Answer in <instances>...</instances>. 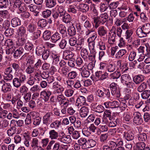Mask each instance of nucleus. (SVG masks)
I'll list each match as a JSON object with an SVG mask.
<instances>
[{
  "label": "nucleus",
  "mask_w": 150,
  "mask_h": 150,
  "mask_svg": "<svg viewBox=\"0 0 150 150\" xmlns=\"http://www.w3.org/2000/svg\"><path fill=\"white\" fill-rule=\"evenodd\" d=\"M108 15L106 13L101 14L99 16L93 18L94 23L95 24V28H97L100 24H103L108 21Z\"/></svg>",
  "instance_id": "f257e3e1"
},
{
  "label": "nucleus",
  "mask_w": 150,
  "mask_h": 150,
  "mask_svg": "<svg viewBox=\"0 0 150 150\" xmlns=\"http://www.w3.org/2000/svg\"><path fill=\"white\" fill-rule=\"evenodd\" d=\"M134 117L133 122L137 125L142 124L143 122V119L141 113L139 112H135L133 114Z\"/></svg>",
  "instance_id": "f03ea898"
},
{
  "label": "nucleus",
  "mask_w": 150,
  "mask_h": 150,
  "mask_svg": "<svg viewBox=\"0 0 150 150\" xmlns=\"http://www.w3.org/2000/svg\"><path fill=\"white\" fill-rule=\"evenodd\" d=\"M52 89L55 93H61L64 90L62 86L58 82H55L53 83Z\"/></svg>",
  "instance_id": "7ed1b4c3"
},
{
  "label": "nucleus",
  "mask_w": 150,
  "mask_h": 150,
  "mask_svg": "<svg viewBox=\"0 0 150 150\" xmlns=\"http://www.w3.org/2000/svg\"><path fill=\"white\" fill-rule=\"evenodd\" d=\"M24 50L23 48L20 47L16 49L13 54V57L15 59H18L21 58L24 54Z\"/></svg>",
  "instance_id": "20e7f679"
},
{
  "label": "nucleus",
  "mask_w": 150,
  "mask_h": 150,
  "mask_svg": "<svg viewBox=\"0 0 150 150\" xmlns=\"http://www.w3.org/2000/svg\"><path fill=\"white\" fill-rule=\"evenodd\" d=\"M91 106L96 112L101 113L104 111V107L101 105H98L97 103H92Z\"/></svg>",
  "instance_id": "39448f33"
},
{
  "label": "nucleus",
  "mask_w": 150,
  "mask_h": 150,
  "mask_svg": "<svg viewBox=\"0 0 150 150\" xmlns=\"http://www.w3.org/2000/svg\"><path fill=\"white\" fill-rule=\"evenodd\" d=\"M123 137L127 140L130 141L134 139V136L132 131L126 130L124 132Z\"/></svg>",
  "instance_id": "423d86ee"
},
{
  "label": "nucleus",
  "mask_w": 150,
  "mask_h": 150,
  "mask_svg": "<svg viewBox=\"0 0 150 150\" xmlns=\"http://www.w3.org/2000/svg\"><path fill=\"white\" fill-rule=\"evenodd\" d=\"M144 80V76L141 75H135L133 78V82L136 84H138L142 82Z\"/></svg>",
  "instance_id": "0eeeda50"
},
{
  "label": "nucleus",
  "mask_w": 150,
  "mask_h": 150,
  "mask_svg": "<svg viewBox=\"0 0 150 150\" xmlns=\"http://www.w3.org/2000/svg\"><path fill=\"white\" fill-rule=\"evenodd\" d=\"M137 149L139 150H150L149 146L146 147V144L144 142L137 143L136 144Z\"/></svg>",
  "instance_id": "6e6552de"
},
{
  "label": "nucleus",
  "mask_w": 150,
  "mask_h": 150,
  "mask_svg": "<svg viewBox=\"0 0 150 150\" xmlns=\"http://www.w3.org/2000/svg\"><path fill=\"white\" fill-rule=\"evenodd\" d=\"M11 25L13 28H15L21 24V20L17 17L12 18L11 20Z\"/></svg>",
  "instance_id": "1a4fd4ad"
},
{
  "label": "nucleus",
  "mask_w": 150,
  "mask_h": 150,
  "mask_svg": "<svg viewBox=\"0 0 150 150\" xmlns=\"http://www.w3.org/2000/svg\"><path fill=\"white\" fill-rule=\"evenodd\" d=\"M89 112V108L88 107L83 106L80 109V115L82 117H84L87 116Z\"/></svg>",
  "instance_id": "9d476101"
},
{
  "label": "nucleus",
  "mask_w": 150,
  "mask_h": 150,
  "mask_svg": "<svg viewBox=\"0 0 150 150\" xmlns=\"http://www.w3.org/2000/svg\"><path fill=\"white\" fill-rule=\"evenodd\" d=\"M45 2L47 8H51L56 5V1L55 0H45Z\"/></svg>",
  "instance_id": "9b49d317"
},
{
  "label": "nucleus",
  "mask_w": 150,
  "mask_h": 150,
  "mask_svg": "<svg viewBox=\"0 0 150 150\" xmlns=\"http://www.w3.org/2000/svg\"><path fill=\"white\" fill-rule=\"evenodd\" d=\"M79 144L81 146L82 148L83 149L87 148V141L84 138H81L78 141Z\"/></svg>",
  "instance_id": "f8f14e48"
},
{
  "label": "nucleus",
  "mask_w": 150,
  "mask_h": 150,
  "mask_svg": "<svg viewBox=\"0 0 150 150\" xmlns=\"http://www.w3.org/2000/svg\"><path fill=\"white\" fill-rule=\"evenodd\" d=\"M98 35L100 37L105 36L107 34V31L104 27L101 26L99 27L97 29Z\"/></svg>",
  "instance_id": "ddd939ff"
},
{
  "label": "nucleus",
  "mask_w": 150,
  "mask_h": 150,
  "mask_svg": "<svg viewBox=\"0 0 150 150\" xmlns=\"http://www.w3.org/2000/svg\"><path fill=\"white\" fill-rule=\"evenodd\" d=\"M11 86L9 83H4L2 86V91L4 93L11 91Z\"/></svg>",
  "instance_id": "4468645a"
},
{
  "label": "nucleus",
  "mask_w": 150,
  "mask_h": 150,
  "mask_svg": "<svg viewBox=\"0 0 150 150\" xmlns=\"http://www.w3.org/2000/svg\"><path fill=\"white\" fill-rule=\"evenodd\" d=\"M38 139L36 138H34L33 139L31 146L32 148H34L37 150H42V148L40 146H39L38 144Z\"/></svg>",
  "instance_id": "2eb2a0df"
},
{
  "label": "nucleus",
  "mask_w": 150,
  "mask_h": 150,
  "mask_svg": "<svg viewBox=\"0 0 150 150\" xmlns=\"http://www.w3.org/2000/svg\"><path fill=\"white\" fill-rule=\"evenodd\" d=\"M136 34L140 38L145 37L147 36V35L142 30V28H138L136 30Z\"/></svg>",
  "instance_id": "dca6fc26"
},
{
  "label": "nucleus",
  "mask_w": 150,
  "mask_h": 150,
  "mask_svg": "<svg viewBox=\"0 0 150 150\" xmlns=\"http://www.w3.org/2000/svg\"><path fill=\"white\" fill-rule=\"evenodd\" d=\"M28 7L30 11L35 13V16H38V14L39 13V9L37 6L31 4L28 6Z\"/></svg>",
  "instance_id": "f3484780"
},
{
  "label": "nucleus",
  "mask_w": 150,
  "mask_h": 150,
  "mask_svg": "<svg viewBox=\"0 0 150 150\" xmlns=\"http://www.w3.org/2000/svg\"><path fill=\"white\" fill-rule=\"evenodd\" d=\"M64 59L66 60L70 59H74L72 57L74 56V54L69 50H67L64 51Z\"/></svg>",
  "instance_id": "a211bd4d"
},
{
  "label": "nucleus",
  "mask_w": 150,
  "mask_h": 150,
  "mask_svg": "<svg viewBox=\"0 0 150 150\" xmlns=\"http://www.w3.org/2000/svg\"><path fill=\"white\" fill-rule=\"evenodd\" d=\"M86 99L83 96H80L77 99L76 103H77V106L80 105L81 106V105H85L86 103Z\"/></svg>",
  "instance_id": "6ab92c4d"
},
{
  "label": "nucleus",
  "mask_w": 150,
  "mask_h": 150,
  "mask_svg": "<svg viewBox=\"0 0 150 150\" xmlns=\"http://www.w3.org/2000/svg\"><path fill=\"white\" fill-rule=\"evenodd\" d=\"M52 113L51 112H49L47 113L43 117V123L47 125L49 124V121L50 120V117Z\"/></svg>",
  "instance_id": "aec40b11"
},
{
  "label": "nucleus",
  "mask_w": 150,
  "mask_h": 150,
  "mask_svg": "<svg viewBox=\"0 0 150 150\" xmlns=\"http://www.w3.org/2000/svg\"><path fill=\"white\" fill-rule=\"evenodd\" d=\"M49 137L52 139H57L58 137V133L55 130H50L49 132Z\"/></svg>",
  "instance_id": "412c9836"
},
{
  "label": "nucleus",
  "mask_w": 150,
  "mask_h": 150,
  "mask_svg": "<svg viewBox=\"0 0 150 150\" xmlns=\"http://www.w3.org/2000/svg\"><path fill=\"white\" fill-rule=\"evenodd\" d=\"M74 24L69 27L67 29L68 34L70 36H73L75 35L76 33V30Z\"/></svg>",
  "instance_id": "4be33fe9"
},
{
  "label": "nucleus",
  "mask_w": 150,
  "mask_h": 150,
  "mask_svg": "<svg viewBox=\"0 0 150 150\" xmlns=\"http://www.w3.org/2000/svg\"><path fill=\"white\" fill-rule=\"evenodd\" d=\"M141 95L142 99H147L150 96V90H146L143 91L141 93Z\"/></svg>",
  "instance_id": "5701e85b"
},
{
  "label": "nucleus",
  "mask_w": 150,
  "mask_h": 150,
  "mask_svg": "<svg viewBox=\"0 0 150 150\" xmlns=\"http://www.w3.org/2000/svg\"><path fill=\"white\" fill-rule=\"evenodd\" d=\"M130 79V76L129 74H124L121 76V81L123 83L125 84L127 82H128Z\"/></svg>",
  "instance_id": "b1692460"
},
{
  "label": "nucleus",
  "mask_w": 150,
  "mask_h": 150,
  "mask_svg": "<svg viewBox=\"0 0 150 150\" xmlns=\"http://www.w3.org/2000/svg\"><path fill=\"white\" fill-rule=\"evenodd\" d=\"M88 52L86 49L83 48L81 51V54L84 60H86L88 55Z\"/></svg>",
  "instance_id": "393cba45"
},
{
  "label": "nucleus",
  "mask_w": 150,
  "mask_h": 150,
  "mask_svg": "<svg viewBox=\"0 0 150 150\" xmlns=\"http://www.w3.org/2000/svg\"><path fill=\"white\" fill-rule=\"evenodd\" d=\"M16 132V128L14 126L10 127L7 132V133L9 136H11L14 135Z\"/></svg>",
  "instance_id": "a878e982"
},
{
  "label": "nucleus",
  "mask_w": 150,
  "mask_h": 150,
  "mask_svg": "<svg viewBox=\"0 0 150 150\" xmlns=\"http://www.w3.org/2000/svg\"><path fill=\"white\" fill-rule=\"evenodd\" d=\"M61 38L60 35L57 32L54 34L51 37V39L54 43H56Z\"/></svg>",
  "instance_id": "bb28decb"
},
{
  "label": "nucleus",
  "mask_w": 150,
  "mask_h": 150,
  "mask_svg": "<svg viewBox=\"0 0 150 150\" xmlns=\"http://www.w3.org/2000/svg\"><path fill=\"white\" fill-rule=\"evenodd\" d=\"M16 124L18 127L22 126L23 124L24 121L23 120H19L18 121H15L14 120H12L11 121V124L13 125L15 127L16 126Z\"/></svg>",
  "instance_id": "cd10ccee"
},
{
  "label": "nucleus",
  "mask_w": 150,
  "mask_h": 150,
  "mask_svg": "<svg viewBox=\"0 0 150 150\" xmlns=\"http://www.w3.org/2000/svg\"><path fill=\"white\" fill-rule=\"evenodd\" d=\"M142 30L147 35L150 33V24L146 23L142 26Z\"/></svg>",
  "instance_id": "c85d7f7f"
},
{
  "label": "nucleus",
  "mask_w": 150,
  "mask_h": 150,
  "mask_svg": "<svg viewBox=\"0 0 150 150\" xmlns=\"http://www.w3.org/2000/svg\"><path fill=\"white\" fill-rule=\"evenodd\" d=\"M62 17L63 21L64 22L66 23H69L70 22L71 18L69 14L66 13Z\"/></svg>",
  "instance_id": "c756f323"
},
{
  "label": "nucleus",
  "mask_w": 150,
  "mask_h": 150,
  "mask_svg": "<svg viewBox=\"0 0 150 150\" xmlns=\"http://www.w3.org/2000/svg\"><path fill=\"white\" fill-rule=\"evenodd\" d=\"M14 32V30L13 28H9L5 30L4 34L6 36H10L13 35Z\"/></svg>",
  "instance_id": "7c9ffc66"
},
{
  "label": "nucleus",
  "mask_w": 150,
  "mask_h": 150,
  "mask_svg": "<svg viewBox=\"0 0 150 150\" xmlns=\"http://www.w3.org/2000/svg\"><path fill=\"white\" fill-rule=\"evenodd\" d=\"M17 31L18 35L22 36L25 34L26 30L24 26L22 25L19 27Z\"/></svg>",
  "instance_id": "2f4dec72"
},
{
  "label": "nucleus",
  "mask_w": 150,
  "mask_h": 150,
  "mask_svg": "<svg viewBox=\"0 0 150 150\" xmlns=\"http://www.w3.org/2000/svg\"><path fill=\"white\" fill-rule=\"evenodd\" d=\"M51 37V32L50 31L46 30L44 32L42 35V38L45 40H48Z\"/></svg>",
  "instance_id": "473e14b6"
},
{
  "label": "nucleus",
  "mask_w": 150,
  "mask_h": 150,
  "mask_svg": "<svg viewBox=\"0 0 150 150\" xmlns=\"http://www.w3.org/2000/svg\"><path fill=\"white\" fill-rule=\"evenodd\" d=\"M127 52L125 50H120L115 54V57L119 59L122 57Z\"/></svg>",
  "instance_id": "72a5a7b5"
},
{
  "label": "nucleus",
  "mask_w": 150,
  "mask_h": 150,
  "mask_svg": "<svg viewBox=\"0 0 150 150\" xmlns=\"http://www.w3.org/2000/svg\"><path fill=\"white\" fill-rule=\"evenodd\" d=\"M120 76L121 73L120 71H115L111 74L110 75V77L111 79H117L119 78Z\"/></svg>",
  "instance_id": "f704fd0d"
},
{
  "label": "nucleus",
  "mask_w": 150,
  "mask_h": 150,
  "mask_svg": "<svg viewBox=\"0 0 150 150\" xmlns=\"http://www.w3.org/2000/svg\"><path fill=\"white\" fill-rule=\"evenodd\" d=\"M110 86L112 94L114 95L116 93L117 90V84L115 83H112L110 84Z\"/></svg>",
  "instance_id": "c9c22d12"
},
{
  "label": "nucleus",
  "mask_w": 150,
  "mask_h": 150,
  "mask_svg": "<svg viewBox=\"0 0 150 150\" xmlns=\"http://www.w3.org/2000/svg\"><path fill=\"white\" fill-rule=\"evenodd\" d=\"M147 86L146 83L145 82L142 83L138 87L137 91L139 92H142L145 90Z\"/></svg>",
  "instance_id": "e433bc0d"
},
{
  "label": "nucleus",
  "mask_w": 150,
  "mask_h": 150,
  "mask_svg": "<svg viewBox=\"0 0 150 150\" xmlns=\"http://www.w3.org/2000/svg\"><path fill=\"white\" fill-rule=\"evenodd\" d=\"M57 12L59 14L60 17H62L66 13V11L62 6H59L58 8Z\"/></svg>",
  "instance_id": "4c0bfd02"
},
{
  "label": "nucleus",
  "mask_w": 150,
  "mask_h": 150,
  "mask_svg": "<svg viewBox=\"0 0 150 150\" xmlns=\"http://www.w3.org/2000/svg\"><path fill=\"white\" fill-rule=\"evenodd\" d=\"M36 30L35 25L34 24L30 23L27 27V30L30 33H33Z\"/></svg>",
  "instance_id": "58836bf2"
},
{
  "label": "nucleus",
  "mask_w": 150,
  "mask_h": 150,
  "mask_svg": "<svg viewBox=\"0 0 150 150\" xmlns=\"http://www.w3.org/2000/svg\"><path fill=\"white\" fill-rule=\"evenodd\" d=\"M84 39L81 37H79L77 43L76 45V47L78 50L80 49L82 47L81 46L82 44L84 43Z\"/></svg>",
  "instance_id": "ea45409f"
},
{
  "label": "nucleus",
  "mask_w": 150,
  "mask_h": 150,
  "mask_svg": "<svg viewBox=\"0 0 150 150\" xmlns=\"http://www.w3.org/2000/svg\"><path fill=\"white\" fill-rule=\"evenodd\" d=\"M13 83L14 86L17 88H19L21 85V83L18 78H15L13 79Z\"/></svg>",
  "instance_id": "a19ab883"
},
{
  "label": "nucleus",
  "mask_w": 150,
  "mask_h": 150,
  "mask_svg": "<svg viewBox=\"0 0 150 150\" xmlns=\"http://www.w3.org/2000/svg\"><path fill=\"white\" fill-rule=\"evenodd\" d=\"M59 29L60 33L62 34L63 36L66 35L67 34L66 28L64 26L60 25H59Z\"/></svg>",
  "instance_id": "79ce46f5"
},
{
  "label": "nucleus",
  "mask_w": 150,
  "mask_h": 150,
  "mask_svg": "<svg viewBox=\"0 0 150 150\" xmlns=\"http://www.w3.org/2000/svg\"><path fill=\"white\" fill-rule=\"evenodd\" d=\"M138 137L139 141L142 142L145 141L147 139V136L145 133H143L139 135Z\"/></svg>",
  "instance_id": "37998d69"
},
{
  "label": "nucleus",
  "mask_w": 150,
  "mask_h": 150,
  "mask_svg": "<svg viewBox=\"0 0 150 150\" xmlns=\"http://www.w3.org/2000/svg\"><path fill=\"white\" fill-rule=\"evenodd\" d=\"M60 56L57 54H54L52 56L53 58V63L54 64H57L60 62L61 61L60 59Z\"/></svg>",
  "instance_id": "c03bdc74"
},
{
  "label": "nucleus",
  "mask_w": 150,
  "mask_h": 150,
  "mask_svg": "<svg viewBox=\"0 0 150 150\" xmlns=\"http://www.w3.org/2000/svg\"><path fill=\"white\" fill-rule=\"evenodd\" d=\"M38 24L40 27L43 28L46 26L47 24V22L46 19H42L39 20Z\"/></svg>",
  "instance_id": "a18cd8bd"
},
{
  "label": "nucleus",
  "mask_w": 150,
  "mask_h": 150,
  "mask_svg": "<svg viewBox=\"0 0 150 150\" xmlns=\"http://www.w3.org/2000/svg\"><path fill=\"white\" fill-rule=\"evenodd\" d=\"M8 5V0H0V8H6Z\"/></svg>",
  "instance_id": "49530a36"
},
{
  "label": "nucleus",
  "mask_w": 150,
  "mask_h": 150,
  "mask_svg": "<svg viewBox=\"0 0 150 150\" xmlns=\"http://www.w3.org/2000/svg\"><path fill=\"white\" fill-rule=\"evenodd\" d=\"M87 148L93 147L95 146L96 144V142L93 139L88 140L87 142Z\"/></svg>",
  "instance_id": "de8ad7c7"
},
{
  "label": "nucleus",
  "mask_w": 150,
  "mask_h": 150,
  "mask_svg": "<svg viewBox=\"0 0 150 150\" xmlns=\"http://www.w3.org/2000/svg\"><path fill=\"white\" fill-rule=\"evenodd\" d=\"M40 76L43 79H46L50 76V73L48 71H44L42 72H40Z\"/></svg>",
  "instance_id": "09e8293b"
},
{
  "label": "nucleus",
  "mask_w": 150,
  "mask_h": 150,
  "mask_svg": "<svg viewBox=\"0 0 150 150\" xmlns=\"http://www.w3.org/2000/svg\"><path fill=\"white\" fill-rule=\"evenodd\" d=\"M9 121L6 119H4L2 120L1 122V129H4L7 127L9 124Z\"/></svg>",
  "instance_id": "8fccbe9b"
},
{
  "label": "nucleus",
  "mask_w": 150,
  "mask_h": 150,
  "mask_svg": "<svg viewBox=\"0 0 150 150\" xmlns=\"http://www.w3.org/2000/svg\"><path fill=\"white\" fill-rule=\"evenodd\" d=\"M24 136L25 139L24 144L26 147H28L30 145L29 141L30 140L31 137L29 135H26Z\"/></svg>",
  "instance_id": "3c124183"
},
{
  "label": "nucleus",
  "mask_w": 150,
  "mask_h": 150,
  "mask_svg": "<svg viewBox=\"0 0 150 150\" xmlns=\"http://www.w3.org/2000/svg\"><path fill=\"white\" fill-rule=\"evenodd\" d=\"M119 121V120L117 119H114L112 120H110L109 123V126L110 127H113L116 126Z\"/></svg>",
  "instance_id": "603ef678"
},
{
  "label": "nucleus",
  "mask_w": 150,
  "mask_h": 150,
  "mask_svg": "<svg viewBox=\"0 0 150 150\" xmlns=\"http://www.w3.org/2000/svg\"><path fill=\"white\" fill-rule=\"evenodd\" d=\"M51 14V11L49 9H46L42 12V16L44 18L49 17Z\"/></svg>",
  "instance_id": "864d4df0"
},
{
  "label": "nucleus",
  "mask_w": 150,
  "mask_h": 150,
  "mask_svg": "<svg viewBox=\"0 0 150 150\" xmlns=\"http://www.w3.org/2000/svg\"><path fill=\"white\" fill-rule=\"evenodd\" d=\"M107 69L109 72H113L115 70V64H109L107 67Z\"/></svg>",
  "instance_id": "5fc2aeb1"
},
{
  "label": "nucleus",
  "mask_w": 150,
  "mask_h": 150,
  "mask_svg": "<svg viewBox=\"0 0 150 150\" xmlns=\"http://www.w3.org/2000/svg\"><path fill=\"white\" fill-rule=\"evenodd\" d=\"M45 48L39 47L37 48L36 50V54L38 56H40L42 55L45 51Z\"/></svg>",
  "instance_id": "6e6d98bb"
},
{
  "label": "nucleus",
  "mask_w": 150,
  "mask_h": 150,
  "mask_svg": "<svg viewBox=\"0 0 150 150\" xmlns=\"http://www.w3.org/2000/svg\"><path fill=\"white\" fill-rule=\"evenodd\" d=\"M77 74L75 71H72L68 73L67 77L69 79H75L76 76Z\"/></svg>",
  "instance_id": "4d7b16f0"
},
{
  "label": "nucleus",
  "mask_w": 150,
  "mask_h": 150,
  "mask_svg": "<svg viewBox=\"0 0 150 150\" xmlns=\"http://www.w3.org/2000/svg\"><path fill=\"white\" fill-rule=\"evenodd\" d=\"M41 34V31L40 30H37L33 33V37L34 39H36L40 37Z\"/></svg>",
  "instance_id": "13d9d810"
},
{
  "label": "nucleus",
  "mask_w": 150,
  "mask_h": 150,
  "mask_svg": "<svg viewBox=\"0 0 150 150\" xmlns=\"http://www.w3.org/2000/svg\"><path fill=\"white\" fill-rule=\"evenodd\" d=\"M34 71V68L33 66H30V65H28L26 69L25 72L28 74H31L33 73Z\"/></svg>",
  "instance_id": "bf43d9fd"
},
{
  "label": "nucleus",
  "mask_w": 150,
  "mask_h": 150,
  "mask_svg": "<svg viewBox=\"0 0 150 150\" xmlns=\"http://www.w3.org/2000/svg\"><path fill=\"white\" fill-rule=\"evenodd\" d=\"M67 44V41L65 39H62L59 43V46L61 49H63L65 47Z\"/></svg>",
  "instance_id": "052dcab7"
},
{
  "label": "nucleus",
  "mask_w": 150,
  "mask_h": 150,
  "mask_svg": "<svg viewBox=\"0 0 150 150\" xmlns=\"http://www.w3.org/2000/svg\"><path fill=\"white\" fill-rule=\"evenodd\" d=\"M30 15V14L29 12H24L21 14V17L22 19L24 20L28 18Z\"/></svg>",
  "instance_id": "680f3d73"
},
{
  "label": "nucleus",
  "mask_w": 150,
  "mask_h": 150,
  "mask_svg": "<svg viewBox=\"0 0 150 150\" xmlns=\"http://www.w3.org/2000/svg\"><path fill=\"white\" fill-rule=\"evenodd\" d=\"M8 16V11L6 10L0 11V16L4 18H6Z\"/></svg>",
  "instance_id": "e2e57ef3"
},
{
  "label": "nucleus",
  "mask_w": 150,
  "mask_h": 150,
  "mask_svg": "<svg viewBox=\"0 0 150 150\" xmlns=\"http://www.w3.org/2000/svg\"><path fill=\"white\" fill-rule=\"evenodd\" d=\"M136 55V53L134 51L131 52L129 56V60L130 61H133Z\"/></svg>",
  "instance_id": "0e129e2a"
},
{
  "label": "nucleus",
  "mask_w": 150,
  "mask_h": 150,
  "mask_svg": "<svg viewBox=\"0 0 150 150\" xmlns=\"http://www.w3.org/2000/svg\"><path fill=\"white\" fill-rule=\"evenodd\" d=\"M103 88H101L98 89L96 91V94L100 97H102L104 96Z\"/></svg>",
  "instance_id": "69168bd1"
},
{
  "label": "nucleus",
  "mask_w": 150,
  "mask_h": 150,
  "mask_svg": "<svg viewBox=\"0 0 150 150\" xmlns=\"http://www.w3.org/2000/svg\"><path fill=\"white\" fill-rule=\"evenodd\" d=\"M33 47V45L31 43L28 42L26 43L25 46V50L28 51H30Z\"/></svg>",
  "instance_id": "338daca9"
},
{
  "label": "nucleus",
  "mask_w": 150,
  "mask_h": 150,
  "mask_svg": "<svg viewBox=\"0 0 150 150\" xmlns=\"http://www.w3.org/2000/svg\"><path fill=\"white\" fill-rule=\"evenodd\" d=\"M90 74V72L86 69H83L81 72V75L83 77H88Z\"/></svg>",
  "instance_id": "774afa93"
}]
</instances>
